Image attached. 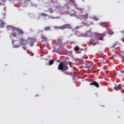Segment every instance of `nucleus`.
I'll use <instances>...</instances> for the list:
<instances>
[{
    "mask_svg": "<svg viewBox=\"0 0 124 124\" xmlns=\"http://www.w3.org/2000/svg\"><path fill=\"white\" fill-rule=\"evenodd\" d=\"M54 63V61L53 60H50L48 62V65H52Z\"/></svg>",
    "mask_w": 124,
    "mask_h": 124,
    "instance_id": "obj_20",
    "label": "nucleus"
},
{
    "mask_svg": "<svg viewBox=\"0 0 124 124\" xmlns=\"http://www.w3.org/2000/svg\"><path fill=\"white\" fill-rule=\"evenodd\" d=\"M68 64H69V63L66 62H60L58 65V70H62V71H66V70H68L69 68L67 66Z\"/></svg>",
    "mask_w": 124,
    "mask_h": 124,
    "instance_id": "obj_1",
    "label": "nucleus"
},
{
    "mask_svg": "<svg viewBox=\"0 0 124 124\" xmlns=\"http://www.w3.org/2000/svg\"><path fill=\"white\" fill-rule=\"evenodd\" d=\"M95 38L97 40H101L103 38V34L97 33L95 34Z\"/></svg>",
    "mask_w": 124,
    "mask_h": 124,
    "instance_id": "obj_7",
    "label": "nucleus"
},
{
    "mask_svg": "<svg viewBox=\"0 0 124 124\" xmlns=\"http://www.w3.org/2000/svg\"><path fill=\"white\" fill-rule=\"evenodd\" d=\"M12 35H16V32H15V31H13L12 32Z\"/></svg>",
    "mask_w": 124,
    "mask_h": 124,
    "instance_id": "obj_28",
    "label": "nucleus"
},
{
    "mask_svg": "<svg viewBox=\"0 0 124 124\" xmlns=\"http://www.w3.org/2000/svg\"><path fill=\"white\" fill-rule=\"evenodd\" d=\"M61 47H59L58 49H56L55 50H54V52H56V53H57L58 54H61V53H62V50H61Z\"/></svg>",
    "mask_w": 124,
    "mask_h": 124,
    "instance_id": "obj_12",
    "label": "nucleus"
},
{
    "mask_svg": "<svg viewBox=\"0 0 124 124\" xmlns=\"http://www.w3.org/2000/svg\"><path fill=\"white\" fill-rule=\"evenodd\" d=\"M89 15L88 14V13H86L84 15H83V14L78 18L79 19V20H87L88 19V18H89L88 17Z\"/></svg>",
    "mask_w": 124,
    "mask_h": 124,
    "instance_id": "obj_5",
    "label": "nucleus"
},
{
    "mask_svg": "<svg viewBox=\"0 0 124 124\" xmlns=\"http://www.w3.org/2000/svg\"><path fill=\"white\" fill-rule=\"evenodd\" d=\"M112 56H116V55H114V54H112Z\"/></svg>",
    "mask_w": 124,
    "mask_h": 124,
    "instance_id": "obj_38",
    "label": "nucleus"
},
{
    "mask_svg": "<svg viewBox=\"0 0 124 124\" xmlns=\"http://www.w3.org/2000/svg\"><path fill=\"white\" fill-rule=\"evenodd\" d=\"M114 53H116V52H114Z\"/></svg>",
    "mask_w": 124,
    "mask_h": 124,
    "instance_id": "obj_44",
    "label": "nucleus"
},
{
    "mask_svg": "<svg viewBox=\"0 0 124 124\" xmlns=\"http://www.w3.org/2000/svg\"><path fill=\"white\" fill-rule=\"evenodd\" d=\"M18 47H20V46H16V47L18 48Z\"/></svg>",
    "mask_w": 124,
    "mask_h": 124,
    "instance_id": "obj_37",
    "label": "nucleus"
},
{
    "mask_svg": "<svg viewBox=\"0 0 124 124\" xmlns=\"http://www.w3.org/2000/svg\"><path fill=\"white\" fill-rule=\"evenodd\" d=\"M123 101H124V99H123Z\"/></svg>",
    "mask_w": 124,
    "mask_h": 124,
    "instance_id": "obj_42",
    "label": "nucleus"
},
{
    "mask_svg": "<svg viewBox=\"0 0 124 124\" xmlns=\"http://www.w3.org/2000/svg\"><path fill=\"white\" fill-rule=\"evenodd\" d=\"M22 48L23 49H24V50H27V48H26V46H23Z\"/></svg>",
    "mask_w": 124,
    "mask_h": 124,
    "instance_id": "obj_34",
    "label": "nucleus"
},
{
    "mask_svg": "<svg viewBox=\"0 0 124 124\" xmlns=\"http://www.w3.org/2000/svg\"><path fill=\"white\" fill-rule=\"evenodd\" d=\"M84 10L82 8H77V11L75 12V16L76 18H79L83 14Z\"/></svg>",
    "mask_w": 124,
    "mask_h": 124,
    "instance_id": "obj_2",
    "label": "nucleus"
},
{
    "mask_svg": "<svg viewBox=\"0 0 124 124\" xmlns=\"http://www.w3.org/2000/svg\"><path fill=\"white\" fill-rule=\"evenodd\" d=\"M57 62H59V60H57Z\"/></svg>",
    "mask_w": 124,
    "mask_h": 124,
    "instance_id": "obj_40",
    "label": "nucleus"
},
{
    "mask_svg": "<svg viewBox=\"0 0 124 124\" xmlns=\"http://www.w3.org/2000/svg\"><path fill=\"white\" fill-rule=\"evenodd\" d=\"M50 17H51V19H56L57 17H54L52 16H50Z\"/></svg>",
    "mask_w": 124,
    "mask_h": 124,
    "instance_id": "obj_31",
    "label": "nucleus"
},
{
    "mask_svg": "<svg viewBox=\"0 0 124 124\" xmlns=\"http://www.w3.org/2000/svg\"><path fill=\"white\" fill-rule=\"evenodd\" d=\"M72 67H73L74 70H76V67L72 66Z\"/></svg>",
    "mask_w": 124,
    "mask_h": 124,
    "instance_id": "obj_32",
    "label": "nucleus"
},
{
    "mask_svg": "<svg viewBox=\"0 0 124 124\" xmlns=\"http://www.w3.org/2000/svg\"><path fill=\"white\" fill-rule=\"evenodd\" d=\"M31 0H25L23 3V5L24 7L29 6L31 5Z\"/></svg>",
    "mask_w": 124,
    "mask_h": 124,
    "instance_id": "obj_6",
    "label": "nucleus"
},
{
    "mask_svg": "<svg viewBox=\"0 0 124 124\" xmlns=\"http://www.w3.org/2000/svg\"><path fill=\"white\" fill-rule=\"evenodd\" d=\"M13 0H9V1H12Z\"/></svg>",
    "mask_w": 124,
    "mask_h": 124,
    "instance_id": "obj_36",
    "label": "nucleus"
},
{
    "mask_svg": "<svg viewBox=\"0 0 124 124\" xmlns=\"http://www.w3.org/2000/svg\"><path fill=\"white\" fill-rule=\"evenodd\" d=\"M109 35H113V34H114V31H112V30L109 31Z\"/></svg>",
    "mask_w": 124,
    "mask_h": 124,
    "instance_id": "obj_24",
    "label": "nucleus"
},
{
    "mask_svg": "<svg viewBox=\"0 0 124 124\" xmlns=\"http://www.w3.org/2000/svg\"><path fill=\"white\" fill-rule=\"evenodd\" d=\"M64 74H65V75H69L70 76H72V73H71V72H64Z\"/></svg>",
    "mask_w": 124,
    "mask_h": 124,
    "instance_id": "obj_19",
    "label": "nucleus"
},
{
    "mask_svg": "<svg viewBox=\"0 0 124 124\" xmlns=\"http://www.w3.org/2000/svg\"><path fill=\"white\" fill-rule=\"evenodd\" d=\"M4 27V23H3V21L0 20V27L3 28Z\"/></svg>",
    "mask_w": 124,
    "mask_h": 124,
    "instance_id": "obj_18",
    "label": "nucleus"
},
{
    "mask_svg": "<svg viewBox=\"0 0 124 124\" xmlns=\"http://www.w3.org/2000/svg\"><path fill=\"white\" fill-rule=\"evenodd\" d=\"M115 45H114L113 46V47H112V48H113V50L110 49L111 51H112V52H114V51L116 50V48H115V47H114V46H115Z\"/></svg>",
    "mask_w": 124,
    "mask_h": 124,
    "instance_id": "obj_29",
    "label": "nucleus"
},
{
    "mask_svg": "<svg viewBox=\"0 0 124 124\" xmlns=\"http://www.w3.org/2000/svg\"><path fill=\"white\" fill-rule=\"evenodd\" d=\"M105 85H106V86H108V85H107V84H105Z\"/></svg>",
    "mask_w": 124,
    "mask_h": 124,
    "instance_id": "obj_39",
    "label": "nucleus"
},
{
    "mask_svg": "<svg viewBox=\"0 0 124 124\" xmlns=\"http://www.w3.org/2000/svg\"><path fill=\"white\" fill-rule=\"evenodd\" d=\"M115 87H114V89L115 91H119V90L121 89V87L120 86L116 85V84H114Z\"/></svg>",
    "mask_w": 124,
    "mask_h": 124,
    "instance_id": "obj_11",
    "label": "nucleus"
},
{
    "mask_svg": "<svg viewBox=\"0 0 124 124\" xmlns=\"http://www.w3.org/2000/svg\"><path fill=\"white\" fill-rule=\"evenodd\" d=\"M30 5H31V6L35 7L36 6V4L33 3L31 1V3L30 4Z\"/></svg>",
    "mask_w": 124,
    "mask_h": 124,
    "instance_id": "obj_27",
    "label": "nucleus"
},
{
    "mask_svg": "<svg viewBox=\"0 0 124 124\" xmlns=\"http://www.w3.org/2000/svg\"><path fill=\"white\" fill-rule=\"evenodd\" d=\"M48 11L50 13H54V10H53V9H52V8H49L48 9Z\"/></svg>",
    "mask_w": 124,
    "mask_h": 124,
    "instance_id": "obj_25",
    "label": "nucleus"
},
{
    "mask_svg": "<svg viewBox=\"0 0 124 124\" xmlns=\"http://www.w3.org/2000/svg\"><path fill=\"white\" fill-rule=\"evenodd\" d=\"M91 66H92V65H91V64L89 65V64H86V68H91Z\"/></svg>",
    "mask_w": 124,
    "mask_h": 124,
    "instance_id": "obj_26",
    "label": "nucleus"
},
{
    "mask_svg": "<svg viewBox=\"0 0 124 124\" xmlns=\"http://www.w3.org/2000/svg\"><path fill=\"white\" fill-rule=\"evenodd\" d=\"M40 16H44V17H47V16H48V15L43 13H40Z\"/></svg>",
    "mask_w": 124,
    "mask_h": 124,
    "instance_id": "obj_21",
    "label": "nucleus"
},
{
    "mask_svg": "<svg viewBox=\"0 0 124 124\" xmlns=\"http://www.w3.org/2000/svg\"><path fill=\"white\" fill-rule=\"evenodd\" d=\"M41 38L42 39H44V40H47V37H46V35H42Z\"/></svg>",
    "mask_w": 124,
    "mask_h": 124,
    "instance_id": "obj_22",
    "label": "nucleus"
},
{
    "mask_svg": "<svg viewBox=\"0 0 124 124\" xmlns=\"http://www.w3.org/2000/svg\"><path fill=\"white\" fill-rule=\"evenodd\" d=\"M88 7V8H90V7Z\"/></svg>",
    "mask_w": 124,
    "mask_h": 124,
    "instance_id": "obj_41",
    "label": "nucleus"
},
{
    "mask_svg": "<svg viewBox=\"0 0 124 124\" xmlns=\"http://www.w3.org/2000/svg\"><path fill=\"white\" fill-rule=\"evenodd\" d=\"M62 43V41L61 39H58L56 41V44H58V45H61Z\"/></svg>",
    "mask_w": 124,
    "mask_h": 124,
    "instance_id": "obj_10",
    "label": "nucleus"
},
{
    "mask_svg": "<svg viewBox=\"0 0 124 124\" xmlns=\"http://www.w3.org/2000/svg\"><path fill=\"white\" fill-rule=\"evenodd\" d=\"M44 31H51V27L47 26L44 28Z\"/></svg>",
    "mask_w": 124,
    "mask_h": 124,
    "instance_id": "obj_15",
    "label": "nucleus"
},
{
    "mask_svg": "<svg viewBox=\"0 0 124 124\" xmlns=\"http://www.w3.org/2000/svg\"><path fill=\"white\" fill-rule=\"evenodd\" d=\"M99 26L103 27V28H106V27L107 26V24L106 22H105L99 23Z\"/></svg>",
    "mask_w": 124,
    "mask_h": 124,
    "instance_id": "obj_9",
    "label": "nucleus"
},
{
    "mask_svg": "<svg viewBox=\"0 0 124 124\" xmlns=\"http://www.w3.org/2000/svg\"><path fill=\"white\" fill-rule=\"evenodd\" d=\"M74 50L75 52H77V51H79L80 50V47L78 46H76L74 47Z\"/></svg>",
    "mask_w": 124,
    "mask_h": 124,
    "instance_id": "obj_14",
    "label": "nucleus"
},
{
    "mask_svg": "<svg viewBox=\"0 0 124 124\" xmlns=\"http://www.w3.org/2000/svg\"><path fill=\"white\" fill-rule=\"evenodd\" d=\"M79 50H80V51H83L84 49H82V48H80V49Z\"/></svg>",
    "mask_w": 124,
    "mask_h": 124,
    "instance_id": "obj_35",
    "label": "nucleus"
},
{
    "mask_svg": "<svg viewBox=\"0 0 124 124\" xmlns=\"http://www.w3.org/2000/svg\"><path fill=\"white\" fill-rule=\"evenodd\" d=\"M12 43H13V42H12Z\"/></svg>",
    "mask_w": 124,
    "mask_h": 124,
    "instance_id": "obj_43",
    "label": "nucleus"
},
{
    "mask_svg": "<svg viewBox=\"0 0 124 124\" xmlns=\"http://www.w3.org/2000/svg\"><path fill=\"white\" fill-rule=\"evenodd\" d=\"M90 44H92V45H96V43L95 42H94V40H93V39H91L90 41Z\"/></svg>",
    "mask_w": 124,
    "mask_h": 124,
    "instance_id": "obj_16",
    "label": "nucleus"
},
{
    "mask_svg": "<svg viewBox=\"0 0 124 124\" xmlns=\"http://www.w3.org/2000/svg\"><path fill=\"white\" fill-rule=\"evenodd\" d=\"M30 40L31 42L30 44L31 46H33V41H34V40L33 39H31Z\"/></svg>",
    "mask_w": 124,
    "mask_h": 124,
    "instance_id": "obj_23",
    "label": "nucleus"
},
{
    "mask_svg": "<svg viewBox=\"0 0 124 124\" xmlns=\"http://www.w3.org/2000/svg\"><path fill=\"white\" fill-rule=\"evenodd\" d=\"M90 86H94V87H96V88H99V84L95 81L90 83Z\"/></svg>",
    "mask_w": 124,
    "mask_h": 124,
    "instance_id": "obj_8",
    "label": "nucleus"
},
{
    "mask_svg": "<svg viewBox=\"0 0 124 124\" xmlns=\"http://www.w3.org/2000/svg\"><path fill=\"white\" fill-rule=\"evenodd\" d=\"M10 30L12 31H17L19 34H21V35L24 34V31H22V30L21 29H19V28H16L14 27L11 26Z\"/></svg>",
    "mask_w": 124,
    "mask_h": 124,
    "instance_id": "obj_3",
    "label": "nucleus"
},
{
    "mask_svg": "<svg viewBox=\"0 0 124 124\" xmlns=\"http://www.w3.org/2000/svg\"><path fill=\"white\" fill-rule=\"evenodd\" d=\"M27 42V41H25V39H22V38H20V44H21L23 46H25V45H26V44L24 43V42Z\"/></svg>",
    "mask_w": 124,
    "mask_h": 124,
    "instance_id": "obj_13",
    "label": "nucleus"
},
{
    "mask_svg": "<svg viewBox=\"0 0 124 124\" xmlns=\"http://www.w3.org/2000/svg\"><path fill=\"white\" fill-rule=\"evenodd\" d=\"M30 56H31V57L34 56V54L32 52H31L30 53Z\"/></svg>",
    "mask_w": 124,
    "mask_h": 124,
    "instance_id": "obj_30",
    "label": "nucleus"
},
{
    "mask_svg": "<svg viewBox=\"0 0 124 124\" xmlns=\"http://www.w3.org/2000/svg\"><path fill=\"white\" fill-rule=\"evenodd\" d=\"M71 2H72V3H73V5L75 7L77 6V4H76V2H75V1L74 0H70Z\"/></svg>",
    "mask_w": 124,
    "mask_h": 124,
    "instance_id": "obj_17",
    "label": "nucleus"
},
{
    "mask_svg": "<svg viewBox=\"0 0 124 124\" xmlns=\"http://www.w3.org/2000/svg\"><path fill=\"white\" fill-rule=\"evenodd\" d=\"M94 20H95V21H98V19L95 17H94Z\"/></svg>",
    "mask_w": 124,
    "mask_h": 124,
    "instance_id": "obj_33",
    "label": "nucleus"
},
{
    "mask_svg": "<svg viewBox=\"0 0 124 124\" xmlns=\"http://www.w3.org/2000/svg\"><path fill=\"white\" fill-rule=\"evenodd\" d=\"M71 26L69 24H65L57 27L59 30H64L65 29H71Z\"/></svg>",
    "mask_w": 124,
    "mask_h": 124,
    "instance_id": "obj_4",
    "label": "nucleus"
}]
</instances>
